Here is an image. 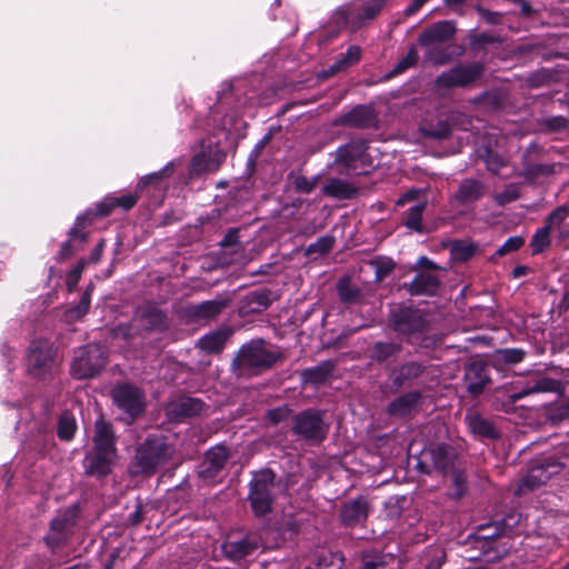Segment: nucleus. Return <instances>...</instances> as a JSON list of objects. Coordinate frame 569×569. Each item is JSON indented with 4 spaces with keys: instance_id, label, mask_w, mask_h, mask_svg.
Here are the masks:
<instances>
[{
    "instance_id": "nucleus-35",
    "label": "nucleus",
    "mask_w": 569,
    "mask_h": 569,
    "mask_svg": "<svg viewBox=\"0 0 569 569\" xmlns=\"http://www.w3.org/2000/svg\"><path fill=\"white\" fill-rule=\"evenodd\" d=\"M271 295L272 291L267 288H258L248 292L241 300L240 311L243 315L264 311L272 302Z\"/></svg>"
},
{
    "instance_id": "nucleus-64",
    "label": "nucleus",
    "mask_w": 569,
    "mask_h": 569,
    "mask_svg": "<svg viewBox=\"0 0 569 569\" xmlns=\"http://www.w3.org/2000/svg\"><path fill=\"white\" fill-rule=\"evenodd\" d=\"M318 178L308 179L307 177L299 174L293 178L292 184L297 192L309 194L317 187Z\"/></svg>"
},
{
    "instance_id": "nucleus-3",
    "label": "nucleus",
    "mask_w": 569,
    "mask_h": 569,
    "mask_svg": "<svg viewBox=\"0 0 569 569\" xmlns=\"http://www.w3.org/2000/svg\"><path fill=\"white\" fill-rule=\"evenodd\" d=\"M281 358L280 352L267 349L262 339L251 340L238 350L231 362V371L237 376H259Z\"/></svg>"
},
{
    "instance_id": "nucleus-26",
    "label": "nucleus",
    "mask_w": 569,
    "mask_h": 569,
    "mask_svg": "<svg viewBox=\"0 0 569 569\" xmlns=\"http://www.w3.org/2000/svg\"><path fill=\"white\" fill-rule=\"evenodd\" d=\"M229 303V299H214L189 305L183 309V316L189 322L213 320L221 315Z\"/></svg>"
},
{
    "instance_id": "nucleus-59",
    "label": "nucleus",
    "mask_w": 569,
    "mask_h": 569,
    "mask_svg": "<svg viewBox=\"0 0 569 569\" xmlns=\"http://www.w3.org/2000/svg\"><path fill=\"white\" fill-rule=\"evenodd\" d=\"M483 161L487 170L493 174H498L507 164V161L498 152H495L491 149H486Z\"/></svg>"
},
{
    "instance_id": "nucleus-36",
    "label": "nucleus",
    "mask_w": 569,
    "mask_h": 569,
    "mask_svg": "<svg viewBox=\"0 0 569 569\" xmlns=\"http://www.w3.org/2000/svg\"><path fill=\"white\" fill-rule=\"evenodd\" d=\"M560 387V381L542 377L538 380L533 381L532 383H528L526 387L511 392L508 396V406H513L517 401L526 398L529 395L532 393H539V392H552L557 391Z\"/></svg>"
},
{
    "instance_id": "nucleus-51",
    "label": "nucleus",
    "mask_w": 569,
    "mask_h": 569,
    "mask_svg": "<svg viewBox=\"0 0 569 569\" xmlns=\"http://www.w3.org/2000/svg\"><path fill=\"white\" fill-rule=\"evenodd\" d=\"M553 163H531L523 161L522 176L527 181H535L540 177H548L555 173Z\"/></svg>"
},
{
    "instance_id": "nucleus-32",
    "label": "nucleus",
    "mask_w": 569,
    "mask_h": 569,
    "mask_svg": "<svg viewBox=\"0 0 569 569\" xmlns=\"http://www.w3.org/2000/svg\"><path fill=\"white\" fill-rule=\"evenodd\" d=\"M208 406L194 397H181L168 408V416L177 421L200 416Z\"/></svg>"
},
{
    "instance_id": "nucleus-43",
    "label": "nucleus",
    "mask_w": 569,
    "mask_h": 569,
    "mask_svg": "<svg viewBox=\"0 0 569 569\" xmlns=\"http://www.w3.org/2000/svg\"><path fill=\"white\" fill-rule=\"evenodd\" d=\"M426 207V202H418L410 207L402 214V224L410 231L422 234L426 231L422 223V216Z\"/></svg>"
},
{
    "instance_id": "nucleus-44",
    "label": "nucleus",
    "mask_w": 569,
    "mask_h": 569,
    "mask_svg": "<svg viewBox=\"0 0 569 569\" xmlns=\"http://www.w3.org/2000/svg\"><path fill=\"white\" fill-rule=\"evenodd\" d=\"M468 39H469V47H470V50L475 53V54H479V53H482V54H487V49L486 47L489 46V44H501L503 42V38L499 34H493V33H490V32H470L468 34Z\"/></svg>"
},
{
    "instance_id": "nucleus-39",
    "label": "nucleus",
    "mask_w": 569,
    "mask_h": 569,
    "mask_svg": "<svg viewBox=\"0 0 569 569\" xmlns=\"http://www.w3.org/2000/svg\"><path fill=\"white\" fill-rule=\"evenodd\" d=\"M486 189V184L482 181L473 178H466L460 182L455 198L461 204L473 203L485 196Z\"/></svg>"
},
{
    "instance_id": "nucleus-4",
    "label": "nucleus",
    "mask_w": 569,
    "mask_h": 569,
    "mask_svg": "<svg viewBox=\"0 0 569 569\" xmlns=\"http://www.w3.org/2000/svg\"><path fill=\"white\" fill-rule=\"evenodd\" d=\"M386 3L387 0H352L337 8L331 21L338 32L348 27L358 30L376 19Z\"/></svg>"
},
{
    "instance_id": "nucleus-61",
    "label": "nucleus",
    "mask_w": 569,
    "mask_h": 569,
    "mask_svg": "<svg viewBox=\"0 0 569 569\" xmlns=\"http://www.w3.org/2000/svg\"><path fill=\"white\" fill-rule=\"evenodd\" d=\"M335 244V238L332 236H323L317 239L315 243H310L308 247L309 253L326 254L329 253Z\"/></svg>"
},
{
    "instance_id": "nucleus-53",
    "label": "nucleus",
    "mask_w": 569,
    "mask_h": 569,
    "mask_svg": "<svg viewBox=\"0 0 569 569\" xmlns=\"http://www.w3.org/2000/svg\"><path fill=\"white\" fill-rule=\"evenodd\" d=\"M525 244V238L521 236L509 237L502 246H500L496 252L491 256L490 261L497 262L498 258H501L506 254L512 253L521 249Z\"/></svg>"
},
{
    "instance_id": "nucleus-34",
    "label": "nucleus",
    "mask_w": 569,
    "mask_h": 569,
    "mask_svg": "<svg viewBox=\"0 0 569 569\" xmlns=\"http://www.w3.org/2000/svg\"><path fill=\"white\" fill-rule=\"evenodd\" d=\"M466 421L470 432L478 440H497L500 438V432L493 422L478 412L468 413Z\"/></svg>"
},
{
    "instance_id": "nucleus-21",
    "label": "nucleus",
    "mask_w": 569,
    "mask_h": 569,
    "mask_svg": "<svg viewBox=\"0 0 569 569\" xmlns=\"http://www.w3.org/2000/svg\"><path fill=\"white\" fill-rule=\"evenodd\" d=\"M260 546V538L256 533H247L240 538H227L221 545V551L229 561L240 562L252 556Z\"/></svg>"
},
{
    "instance_id": "nucleus-17",
    "label": "nucleus",
    "mask_w": 569,
    "mask_h": 569,
    "mask_svg": "<svg viewBox=\"0 0 569 569\" xmlns=\"http://www.w3.org/2000/svg\"><path fill=\"white\" fill-rule=\"evenodd\" d=\"M485 67L481 62L458 64L441 72L436 78V84L440 88H466L476 82L483 74Z\"/></svg>"
},
{
    "instance_id": "nucleus-7",
    "label": "nucleus",
    "mask_w": 569,
    "mask_h": 569,
    "mask_svg": "<svg viewBox=\"0 0 569 569\" xmlns=\"http://www.w3.org/2000/svg\"><path fill=\"white\" fill-rule=\"evenodd\" d=\"M276 472L266 468L253 473L249 482L248 501L252 513L257 518L267 516L272 511L274 502Z\"/></svg>"
},
{
    "instance_id": "nucleus-20",
    "label": "nucleus",
    "mask_w": 569,
    "mask_h": 569,
    "mask_svg": "<svg viewBox=\"0 0 569 569\" xmlns=\"http://www.w3.org/2000/svg\"><path fill=\"white\" fill-rule=\"evenodd\" d=\"M370 509L371 505L363 495L342 502L339 509L340 525L350 529L363 526L368 520Z\"/></svg>"
},
{
    "instance_id": "nucleus-24",
    "label": "nucleus",
    "mask_w": 569,
    "mask_h": 569,
    "mask_svg": "<svg viewBox=\"0 0 569 569\" xmlns=\"http://www.w3.org/2000/svg\"><path fill=\"white\" fill-rule=\"evenodd\" d=\"M140 193L141 191H137L136 189L133 192L122 196L108 194L100 202H97L88 214L103 218L110 216L116 208H120L122 211L127 212L137 204Z\"/></svg>"
},
{
    "instance_id": "nucleus-54",
    "label": "nucleus",
    "mask_w": 569,
    "mask_h": 569,
    "mask_svg": "<svg viewBox=\"0 0 569 569\" xmlns=\"http://www.w3.org/2000/svg\"><path fill=\"white\" fill-rule=\"evenodd\" d=\"M426 48V58L437 66H443L451 60V52L448 47H443V44L425 47Z\"/></svg>"
},
{
    "instance_id": "nucleus-41",
    "label": "nucleus",
    "mask_w": 569,
    "mask_h": 569,
    "mask_svg": "<svg viewBox=\"0 0 569 569\" xmlns=\"http://www.w3.org/2000/svg\"><path fill=\"white\" fill-rule=\"evenodd\" d=\"M362 50L359 46H350L345 53H341L337 60L325 71L326 77L348 70L361 60Z\"/></svg>"
},
{
    "instance_id": "nucleus-58",
    "label": "nucleus",
    "mask_w": 569,
    "mask_h": 569,
    "mask_svg": "<svg viewBox=\"0 0 569 569\" xmlns=\"http://www.w3.org/2000/svg\"><path fill=\"white\" fill-rule=\"evenodd\" d=\"M92 289L93 286L89 284L84 292L81 295L78 305L70 309V313L72 317L79 319L88 313L91 303Z\"/></svg>"
},
{
    "instance_id": "nucleus-27",
    "label": "nucleus",
    "mask_w": 569,
    "mask_h": 569,
    "mask_svg": "<svg viewBox=\"0 0 569 569\" xmlns=\"http://www.w3.org/2000/svg\"><path fill=\"white\" fill-rule=\"evenodd\" d=\"M456 31L457 29L453 21H438L426 28L419 34L418 43L420 47L443 44L455 37Z\"/></svg>"
},
{
    "instance_id": "nucleus-52",
    "label": "nucleus",
    "mask_w": 569,
    "mask_h": 569,
    "mask_svg": "<svg viewBox=\"0 0 569 569\" xmlns=\"http://www.w3.org/2000/svg\"><path fill=\"white\" fill-rule=\"evenodd\" d=\"M550 232L551 229L546 224L536 230L530 241L532 254L542 253L551 244Z\"/></svg>"
},
{
    "instance_id": "nucleus-10",
    "label": "nucleus",
    "mask_w": 569,
    "mask_h": 569,
    "mask_svg": "<svg viewBox=\"0 0 569 569\" xmlns=\"http://www.w3.org/2000/svg\"><path fill=\"white\" fill-rule=\"evenodd\" d=\"M325 412L309 408L293 416L291 430L293 435L311 445H320L326 440L329 425L323 420Z\"/></svg>"
},
{
    "instance_id": "nucleus-18",
    "label": "nucleus",
    "mask_w": 569,
    "mask_h": 569,
    "mask_svg": "<svg viewBox=\"0 0 569 569\" xmlns=\"http://www.w3.org/2000/svg\"><path fill=\"white\" fill-rule=\"evenodd\" d=\"M136 319L148 333H163L170 328L168 312L152 301H146L136 309Z\"/></svg>"
},
{
    "instance_id": "nucleus-8",
    "label": "nucleus",
    "mask_w": 569,
    "mask_h": 569,
    "mask_svg": "<svg viewBox=\"0 0 569 569\" xmlns=\"http://www.w3.org/2000/svg\"><path fill=\"white\" fill-rule=\"evenodd\" d=\"M107 359V352L101 345L82 346L74 352L70 375L78 380L94 378L104 369Z\"/></svg>"
},
{
    "instance_id": "nucleus-6",
    "label": "nucleus",
    "mask_w": 569,
    "mask_h": 569,
    "mask_svg": "<svg viewBox=\"0 0 569 569\" xmlns=\"http://www.w3.org/2000/svg\"><path fill=\"white\" fill-rule=\"evenodd\" d=\"M421 457L417 462V469L427 476H431L433 472L448 476L462 466L459 450L447 442L426 448Z\"/></svg>"
},
{
    "instance_id": "nucleus-31",
    "label": "nucleus",
    "mask_w": 569,
    "mask_h": 569,
    "mask_svg": "<svg viewBox=\"0 0 569 569\" xmlns=\"http://www.w3.org/2000/svg\"><path fill=\"white\" fill-rule=\"evenodd\" d=\"M338 360L327 359L315 367L305 368L300 371V380L305 386H322L332 377Z\"/></svg>"
},
{
    "instance_id": "nucleus-16",
    "label": "nucleus",
    "mask_w": 569,
    "mask_h": 569,
    "mask_svg": "<svg viewBox=\"0 0 569 569\" xmlns=\"http://www.w3.org/2000/svg\"><path fill=\"white\" fill-rule=\"evenodd\" d=\"M426 363L417 360H409L398 366H393L388 371L386 390L389 393L397 395L403 389L411 388L426 373Z\"/></svg>"
},
{
    "instance_id": "nucleus-47",
    "label": "nucleus",
    "mask_w": 569,
    "mask_h": 569,
    "mask_svg": "<svg viewBox=\"0 0 569 569\" xmlns=\"http://www.w3.org/2000/svg\"><path fill=\"white\" fill-rule=\"evenodd\" d=\"M219 169V160H209L206 150L194 154L190 161V173L200 176Z\"/></svg>"
},
{
    "instance_id": "nucleus-2",
    "label": "nucleus",
    "mask_w": 569,
    "mask_h": 569,
    "mask_svg": "<svg viewBox=\"0 0 569 569\" xmlns=\"http://www.w3.org/2000/svg\"><path fill=\"white\" fill-rule=\"evenodd\" d=\"M174 448L163 435H148L138 445L130 460L128 471L131 477L150 478L172 458Z\"/></svg>"
},
{
    "instance_id": "nucleus-46",
    "label": "nucleus",
    "mask_w": 569,
    "mask_h": 569,
    "mask_svg": "<svg viewBox=\"0 0 569 569\" xmlns=\"http://www.w3.org/2000/svg\"><path fill=\"white\" fill-rule=\"evenodd\" d=\"M173 173V166L169 163L159 171L142 177L137 183V191L143 192L146 189H159L162 180Z\"/></svg>"
},
{
    "instance_id": "nucleus-12",
    "label": "nucleus",
    "mask_w": 569,
    "mask_h": 569,
    "mask_svg": "<svg viewBox=\"0 0 569 569\" xmlns=\"http://www.w3.org/2000/svg\"><path fill=\"white\" fill-rule=\"evenodd\" d=\"M113 405L131 420L146 411V396L141 388L131 382H118L110 391Z\"/></svg>"
},
{
    "instance_id": "nucleus-55",
    "label": "nucleus",
    "mask_w": 569,
    "mask_h": 569,
    "mask_svg": "<svg viewBox=\"0 0 569 569\" xmlns=\"http://www.w3.org/2000/svg\"><path fill=\"white\" fill-rule=\"evenodd\" d=\"M89 223L90 219L87 216L77 217L73 226L68 231L70 240L86 243L88 241V232L86 231V228Z\"/></svg>"
},
{
    "instance_id": "nucleus-15",
    "label": "nucleus",
    "mask_w": 569,
    "mask_h": 569,
    "mask_svg": "<svg viewBox=\"0 0 569 569\" xmlns=\"http://www.w3.org/2000/svg\"><path fill=\"white\" fill-rule=\"evenodd\" d=\"M81 509L78 503L59 510L58 515L50 521L49 533L44 537L46 545L56 549L64 545L77 526Z\"/></svg>"
},
{
    "instance_id": "nucleus-49",
    "label": "nucleus",
    "mask_w": 569,
    "mask_h": 569,
    "mask_svg": "<svg viewBox=\"0 0 569 569\" xmlns=\"http://www.w3.org/2000/svg\"><path fill=\"white\" fill-rule=\"evenodd\" d=\"M478 246L475 242L456 240L451 243L450 254L453 261L463 263L470 260L477 252Z\"/></svg>"
},
{
    "instance_id": "nucleus-45",
    "label": "nucleus",
    "mask_w": 569,
    "mask_h": 569,
    "mask_svg": "<svg viewBox=\"0 0 569 569\" xmlns=\"http://www.w3.org/2000/svg\"><path fill=\"white\" fill-rule=\"evenodd\" d=\"M78 429L77 420L74 416L66 410L63 411L57 423V436L61 441L69 442L73 440Z\"/></svg>"
},
{
    "instance_id": "nucleus-37",
    "label": "nucleus",
    "mask_w": 569,
    "mask_h": 569,
    "mask_svg": "<svg viewBox=\"0 0 569 569\" xmlns=\"http://www.w3.org/2000/svg\"><path fill=\"white\" fill-rule=\"evenodd\" d=\"M232 336V330L228 327L217 329L201 337L197 347L209 355H218L226 348L227 341Z\"/></svg>"
},
{
    "instance_id": "nucleus-28",
    "label": "nucleus",
    "mask_w": 569,
    "mask_h": 569,
    "mask_svg": "<svg viewBox=\"0 0 569 569\" xmlns=\"http://www.w3.org/2000/svg\"><path fill=\"white\" fill-rule=\"evenodd\" d=\"M441 286L439 277L419 271L410 282H403L400 284V289H403L411 297H435L438 295Z\"/></svg>"
},
{
    "instance_id": "nucleus-33",
    "label": "nucleus",
    "mask_w": 569,
    "mask_h": 569,
    "mask_svg": "<svg viewBox=\"0 0 569 569\" xmlns=\"http://www.w3.org/2000/svg\"><path fill=\"white\" fill-rule=\"evenodd\" d=\"M402 351V345L395 341H376L368 348V358L379 366L396 362Z\"/></svg>"
},
{
    "instance_id": "nucleus-22",
    "label": "nucleus",
    "mask_w": 569,
    "mask_h": 569,
    "mask_svg": "<svg viewBox=\"0 0 569 569\" xmlns=\"http://www.w3.org/2000/svg\"><path fill=\"white\" fill-rule=\"evenodd\" d=\"M229 458L230 451L227 446L220 443L211 447L198 466V476L203 480H213L224 469Z\"/></svg>"
},
{
    "instance_id": "nucleus-40",
    "label": "nucleus",
    "mask_w": 569,
    "mask_h": 569,
    "mask_svg": "<svg viewBox=\"0 0 569 569\" xmlns=\"http://www.w3.org/2000/svg\"><path fill=\"white\" fill-rule=\"evenodd\" d=\"M343 563L342 552L321 549L311 557L306 569H341Z\"/></svg>"
},
{
    "instance_id": "nucleus-30",
    "label": "nucleus",
    "mask_w": 569,
    "mask_h": 569,
    "mask_svg": "<svg viewBox=\"0 0 569 569\" xmlns=\"http://www.w3.org/2000/svg\"><path fill=\"white\" fill-rule=\"evenodd\" d=\"M525 357L526 352L520 348H505L496 350L490 360L496 375L499 378H505L509 375L511 367L520 363Z\"/></svg>"
},
{
    "instance_id": "nucleus-9",
    "label": "nucleus",
    "mask_w": 569,
    "mask_h": 569,
    "mask_svg": "<svg viewBox=\"0 0 569 569\" xmlns=\"http://www.w3.org/2000/svg\"><path fill=\"white\" fill-rule=\"evenodd\" d=\"M368 140L352 139L336 150L335 164L341 174L366 173V168L371 166V158L368 153Z\"/></svg>"
},
{
    "instance_id": "nucleus-48",
    "label": "nucleus",
    "mask_w": 569,
    "mask_h": 569,
    "mask_svg": "<svg viewBox=\"0 0 569 569\" xmlns=\"http://www.w3.org/2000/svg\"><path fill=\"white\" fill-rule=\"evenodd\" d=\"M422 136L435 140L448 139L452 133V127L447 120L425 123L421 127Z\"/></svg>"
},
{
    "instance_id": "nucleus-14",
    "label": "nucleus",
    "mask_w": 569,
    "mask_h": 569,
    "mask_svg": "<svg viewBox=\"0 0 569 569\" xmlns=\"http://www.w3.org/2000/svg\"><path fill=\"white\" fill-rule=\"evenodd\" d=\"M487 529L486 527H479L475 537V548L480 551V560L486 563H496L509 553L511 545L509 540L501 541L500 539L501 536L506 535L505 526H497L492 535H486Z\"/></svg>"
},
{
    "instance_id": "nucleus-11",
    "label": "nucleus",
    "mask_w": 569,
    "mask_h": 569,
    "mask_svg": "<svg viewBox=\"0 0 569 569\" xmlns=\"http://www.w3.org/2000/svg\"><path fill=\"white\" fill-rule=\"evenodd\" d=\"M56 349L46 339L31 341L26 355L27 372L37 380H49L53 377Z\"/></svg>"
},
{
    "instance_id": "nucleus-62",
    "label": "nucleus",
    "mask_w": 569,
    "mask_h": 569,
    "mask_svg": "<svg viewBox=\"0 0 569 569\" xmlns=\"http://www.w3.org/2000/svg\"><path fill=\"white\" fill-rule=\"evenodd\" d=\"M371 264L375 266L377 281L386 279L396 268V262L391 258L380 261H371Z\"/></svg>"
},
{
    "instance_id": "nucleus-19",
    "label": "nucleus",
    "mask_w": 569,
    "mask_h": 569,
    "mask_svg": "<svg viewBox=\"0 0 569 569\" xmlns=\"http://www.w3.org/2000/svg\"><path fill=\"white\" fill-rule=\"evenodd\" d=\"M119 456L90 449L82 460L83 473L88 478L103 481L110 476L117 465Z\"/></svg>"
},
{
    "instance_id": "nucleus-50",
    "label": "nucleus",
    "mask_w": 569,
    "mask_h": 569,
    "mask_svg": "<svg viewBox=\"0 0 569 569\" xmlns=\"http://www.w3.org/2000/svg\"><path fill=\"white\" fill-rule=\"evenodd\" d=\"M337 293L340 301L348 305L356 303L361 297L360 289L351 282L349 277L339 279Z\"/></svg>"
},
{
    "instance_id": "nucleus-1",
    "label": "nucleus",
    "mask_w": 569,
    "mask_h": 569,
    "mask_svg": "<svg viewBox=\"0 0 569 569\" xmlns=\"http://www.w3.org/2000/svg\"><path fill=\"white\" fill-rule=\"evenodd\" d=\"M387 320L388 327L406 343L418 348L433 345V340L428 337L430 320L422 309L405 302L395 303L389 308Z\"/></svg>"
},
{
    "instance_id": "nucleus-25",
    "label": "nucleus",
    "mask_w": 569,
    "mask_h": 569,
    "mask_svg": "<svg viewBox=\"0 0 569 569\" xmlns=\"http://www.w3.org/2000/svg\"><path fill=\"white\" fill-rule=\"evenodd\" d=\"M117 441L118 437L113 425L100 416L94 421L91 449L118 455Z\"/></svg>"
},
{
    "instance_id": "nucleus-13",
    "label": "nucleus",
    "mask_w": 569,
    "mask_h": 569,
    "mask_svg": "<svg viewBox=\"0 0 569 569\" xmlns=\"http://www.w3.org/2000/svg\"><path fill=\"white\" fill-rule=\"evenodd\" d=\"M492 370L490 358H475L465 363L462 381L470 397L478 398L492 385Z\"/></svg>"
},
{
    "instance_id": "nucleus-38",
    "label": "nucleus",
    "mask_w": 569,
    "mask_h": 569,
    "mask_svg": "<svg viewBox=\"0 0 569 569\" xmlns=\"http://www.w3.org/2000/svg\"><path fill=\"white\" fill-rule=\"evenodd\" d=\"M321 192L336 200H351L358 196L359 189L353 183L340 178H330L322 186Z\"/></svg>"
},
{
    "instance_id": "nucleus-63",
    "label": "nucleus",
    "mask_w": 569,
    "mask_h": 569,
    "mask_svg": "<svg viewBox=\"0 0 569 569\" xmlns=\"http://www.w3.org/2000/svg\"><path fill=\"white\" fill-rule=\"evenodd\" d=\"M292 413V410L287 406H281L277 408L269 409L266 412V419L273 426L287 420L290 415Z\"/></svg>"
},
{
    "instance_id": "nucleus-29",
    "label": "nucleus",
    "mask_w": 569,
    "mask_h": 569,
    "mask_svg": "<svg viewBox=\"0 0 569 569\" xmlns=\"http://www.w3.org/2000/svg\"><path fill=\"white\" fill-rule=\"evenodd\" d=\"M422 398L420 390L403 392L388 403L386 412L395 418L409 417L420 406Z\"/></svg>"
},
{
    "instance_id": "nucleus-23",
    "label": "nucleus",
    "mask_w": 569,
    "mask_h": 569,
    "mask_svg": "<svg viewBox=\"0 0 569 569\" xmlns=\"http://www.w3.org/2000/svg\"><path fill=\"white\" fill-rule=\"evenodd\" d=\"M378 118L375 109L367 104H357L351 110L339 116L336 126L357 129L377 128Z\"/></svg>"
},
{
    "instance_id": "nucleus-60",
    "label": "nucleus",
    "mask_w": 569,
    "mask_h": 569,
    "mask_svg": "<svg viewBox=\"0 0 569 569\" xmlns=\"http://www.w3.org/2000/svg\"><path fill=\"white\" fill-rule=\"evenodd\" d=\"M520 190L516 184H508L501 192L495 196V200L499 206H506L520 198Z\"/></svg>"
},
{
    "instance_id": "nucleus-56",
    "label": "nucleus",
    "mask_w": 569,
    "mask_h": 569,
    "mask_svg": "<svg viewBox=\"0 0 569 569\" xmlns=\"http://www.w3.org/2000/svg\"><path fill=\"white\" fill-rule=\"evenodd\" d=\"M569 217V203H563L555 208L545 219V224L552 228H560L562 222Z\"/></svg>"
},
{
    "instance_id": "nucleus-5",
    "label": "nucleus",
    "mask_w": 569,
    "mask_h": 569,
    "mask_svg": "<svg viewBox=\"0 0 569 569\" xmlns=\"http://www.w3.org/2000/svg\"><path fill=\"white\" fill-rule=\"evenodd\" d=\"M568 465L569 445L558 448L552 455H543L533 459L521 480V487L535 490L546 485L548 480L561 472Z\"/></svg>"
},
{
    "instance_id": "nucleus-42",
    "label": "nucleus",
    "mask_w": 569,
    "mask_h": 569,
    "mask_svg": "<svg viewBox=\"0 0 569 569\" xmlns=\"http://www.w3.org/2000/svg\"><path fill=\"white\" fill-rule=\"evenodd\" d=\"M448 476H450L451 481L448 487L447 496L451 500L459 501L466 496L469 488L466 471L461 466Z\"/></svg>"
},
{
    "instance_id": "nucleus-57",
    "label": "nucleus",
    "mask_w": 569,
    "mask_h": 569,
    "mask_svg": "<svg viewBox=\"0 0 569 569\" xmlns=\"http://www.w3.org/2000/svg\"><path fill=\"white\" fill-rule=\"evenodd\" d=\"M301 531V523L293 517L282 520L279 526V532L284 540H293Z\"/></svg>"
}]
</instances>
